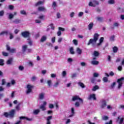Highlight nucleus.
I'll list each match as a JSON object with an SVG mask.
<instances>
[{
  "mask_svg": "<svg viewBox=\"0 0 124 124\" xmlns=\"http://www.w3.org/2000/svg\"><path fill=\"white\" fill-rule=\"evenodd\" d=\"M98 37H99V34L97 33H95L93 35V38L90 39L87 44V45H92V46H94V45L96 43V42L98 40Z\"/></svg>",
  "mask_w": 124,
  "mask_h": 124,
  "instance_id": "nucleus-1",
  "label": "nucleus"
},
{
  "mask_svg": "<svg viewBox=\"0 0 124 124\" xmlns=\"http://www.w3.org/2000/svg\"><path fill=\"white\" fill-rule=\"evenodd\" d=\"M3 116L5 117V118H8L10 117V118H14V116H15V109H12L9 113L5 112L3 113Z\"/></svg>",
  "mask_w": 124,
  "mask_h": 124,
  "instance_id": "nucleus-2",
  "label": "nucleus"
},
{
  "mask_svg": "<svg viewBox=\"0 0 124 124\" xmlns=\"http://www.w3.org/2000/svg\"><path fill=\"white\" fill-rule=\"evenodd\" d=\"M72 101H76V100H79L80 104H83V101L82 98H80L78 95L73 96L72 99Z\"/></svg>",
  "mask_w": 124,
  "mask_h": 124,
  "instance_id": "nucleus-3",
  "label": "nucleus"
},
{
  "mask_svg": "<svg viewBox=\"0 0 124 124\" xmlns=\"http://www.w3.org/2000/svg\"><path fill=\"white\" fill-rule=\"evenodd\" d=\"M6 50L10 53H11L12 54H14V53H16V48H12L10 47V46L7 45L6 46Z\"/></svg>",
  "mask_w": 124,
  "mask_h": 124,
  "instance_id": "nucleus-4",
  "label": "nucleus"
},
{
  "mask_svg": "<svg viewBox=\"0 0 124 124\" xmlns=\"http://www.w3.org/2000/svg\"><path fill=\"white\" fill-rule=\"evenodd\" d=\"M27 90L26 91V93L27 94H29V93H31L32 91V89H33V86L31 84H28L27 85Z\"/></svg>",
  "mask_w": 124,
  "mask_h": 124,
  "instance_id": "nucleus-5",
  "label": "nucleus"
},
{
  "mask_svg": "<svg viewBox=\"0 0 124 124\" xmlns=\"http://www.w3.org/2000/svg\"><path fill=\"white\" fill-rule=\"evenodd\" d=\"M21 35L22 36H23V37H24V38H27V37L30 38V35H31V33H30V32L28 31H23L21 32Z\"/></svg>",
  "mask_w": 124,
  "mask_h": 124,
  "instance_id": "nucleus-6",
  "label": "nucleus"
},
{
  "mask_svg": "<svg viewBox=\"0 0 124 124\" xmlns=\"http://www.w3.org/2000/svg\"><path fill=\"white\" fill-rule=\"evenodd\" d=\"M124 118H121V116H118L116 119V123H119V124H123L124 123Z\"/></svg>",
  "mask_w": 124,
  "mask_h": 124,
  "instance_id": "nucleus-7",
  "label": "nucleus"
},
{
  "mask_svg": "<svg viewBox=\"0 0 124 124\" xmlns=\"http://www.w3.org/2000/svg\"><path fill=\"white\" fill-rule=\"evenodd\" d=\"M89 100H91V99H93V100H96V97H95V94H90L89 97H88Z\"/></svg>",
  "mask_w": 124,
  "mask_h": 124,
  "instance_id": "nucleus-8",
  "label": "nucleus"
},
{
  "mask_svg": "<svg viewBox=\"0 0 124 124\" xmlns=\"http://www.w3.org/2000/svg\"><path fill=\"white\" fill-rule=\"evenodd\" d=\"M102 104L101 106V108L102 109H104V108L107 106V102H106V101L104 100L102 101Z\"/></svg>",
  "mask_w": 124,
  "mask_h": 124,
  "instance_id": "nucleus-9",
  "label": "nucleus"
},
{
  "mask_svg": "<svg viewBox=\"0 0 124 124\" xmlns=\"http://www.w3.org/2000/svg\"><path fill=\"white\" fill-rule=\"evenodd\" d=\"M53 118V116H49L47 117L46 119V124H51V121L50 120H52Z\"/></svg>",
  "mask_w": 124,
  "mask_h": 124,
  "instance_id": "nucleus-10",
  "label": "nucleus"
},
{
  "mask_svg": "<svg viewBox=\"0 0 124 124\" xmlns=\"http://www.w3.org/2000/svg\"><path fill=\"white\" fill-rule=\"evenodd\" d=\"M12 62H13V58H10L6 62V64H12Z\"/></svg>",
  "mask_w": 124,
  "mask_h": 124,
  "instance_id": "nucleus-11",
  "label": "nucleus"
},
{
  "mask_svg": "<svg viewBox=\"0 0 124 124\" xmlns=\"http://www.w3.org/2000/svg\"><path fill=\"white\" fill-rule=\"evenodd\" d=\"M19 119H20V120H24V119H25V120H27V121H32V119H30V118H29L28 117H26L25 116L20 117Z\"/></svg>",
  "mask_w": 124,
  "mask_h": 124,
  "instance_id": "nucleus-12",
  "label": "nucleus"
},
{
  "mask_svg": "<svg viewBox=\"0 0 124 124\" xmlns=\"http://www.w3.org/2000/svg\"><path fill=\"white\" fill-rule=\"evenodd\" d=\"M38 11H46V9L44 6H40L38 8Z\"/></svg>",
  "mask_w": 124,
  "mask_h": 124,
  "instance_id": "nucleus-13",
  "label": "nucleus"
},
{
  "mask_svg": "<svg viewBox=\"0 0 124 124\" xmlns=\"http://www.w3.org/2000/svg\"><path fill=\"white\" fill-rule=\"evenodd\" d=\"M92 2H93V5H94V7H95L96 5H98V4H99V2L96 0H93Z\"/></svg>",
  "mask_w": 124,
  "mask_h": 124,
  "instance_id": "nucleus-14",
  "label": "nucleus"
},
{
  "mask_svg": "<svg viewBox=\"0 0 124 124\" xmlns=\"http://www.w3.org/2000/svg\"><path fill=\"white\" fill-rule=\"evenodd\" d=\"M93 28V23L91 22L88 25V29L91 31Z\"/></svg>",
  "mask_w": 124,
  "mask_h": 124,
  "instance_id": "nucleus-15",
  "label": "nucleus"
},
{
  "mask_svg": "<svg viewBox=\"0 0 124 124\" xmlns=\"http://www.w3.org/2000/svg\"><path fill=\"white\" fill-rule=\"evenodd\" d=\"M91 63L92 64H93V65H97V64L99 63V62L96 61H93L91 62Z\"/></svg>",
  "mask_w": 124,
  "mask_h": 124,
  "instance_id": "nucleus-16",
  "label": "nucleus"
},
{
  "mask_svg": "<svg viewBox=\"0 0 124 124\" xmlns=\"http://www.w3.org/2000/svg\"><path fill=\"white\" fill-rule=\"evenodd\" d=\"M47 39V37L46 36H43L41 38L40 41L41 42H44Z\"/></svg>",
  "mask_w": 124,
  "mask_h": 124,
  "instance_id": "nucleus-17",
  "label": "nucleus"
},
{
  "mask_svg": "<svg viewBox=\"0 0 124 124\" xmlns=\"http://www.w3.org/2000/svg\"><path fill=\"white\" fill-rule=\"evenodd\" d=\"M99 89V87H98V86L95 85L92 89V91H93V92H95L96 90H98Z\"/></svg>",
  "mask_w": 124,
  "mask_h": 124,
  "instance_id": "nucleus-18",
  "label": "nucleus"
},
{
  "mask_svg": "<svg viewBox=\"0 0 124 124\" xmlns=\"http://www.w3.org/2000/svg\"><path fill=\"white\" fill-rule=\"evenodd\" d=\"M3 34H5L6 35H7L8 34V31H2L0 33V36L1 35H3Z\"/></svg>",
  "mask_w": 124,
  "mask_h": 124,
  "instance_id": "nucleus-19",
  "label": "nucleus"
},
{
  "mask_svg": "<svg viewBox=\"0 0 124 124\" xmlns=\"http://www.w3.org/2000/svg\"><path fill=\"white\" fill-rule=\"evenodd\" d=\"M78 86H80V87H81V88H82V89H84V88H85V84H84V83L81 82H78Z\"/></svg>",
  "mask_w": 124,
  "mask_h": 124,
  "instance_id": "nucleus-20",
  "label": "nucleus"
},
{
  "mask_svg": "<svg viewBox=\"0 0 124 124\" xmlns=\"http://www.w3.org/2000/svg\"><path fill=\"white\" fill-rule=\"evenodd\" d=\"M77 52L78 55H81V54H82V49H80L79 47H78L77 48Z\"/></svg>",
  "mask_w": 124,
  "mask_h": 124,
  "instance_id": "nucleus-21",
  "label": "nucleus"
},
{
  "mask_svg": "<svg viewBox=\"0 0 124 124\" xmlns=\"http://www.w3.org/2000/svg\"><path fill=\"white\" fill-rule=\"evenodd\" d=\"M13 23H15V24H19L21 23V20L19 19H16L14 21Z\"/></svg>",
  "mask_w": 124,
  "mask_h": 124,
  "instance_id": "nucleus-22",
  "label": "nucleus"
},
{
  "mask_svg": "<svg viewBox=\"0 0 124 124\" xmlns=\"http://www.w3.org/2000/svg\"><path fill=\"white\" fill-rule=\"evenodd\" d=\"M118 50H119V48L117 46H114L113 47V53H117Z\"/></svg>",
  "mask_w": 124,
  "mask_h": 124,
  "instance_id": "nucleus-23",
  "label": "nucleus"
},
{
  "mask_svg": "<svg viewBox=\"0 0 124 124\" xmlns=\"http://www.w3.org/2000/svg\"><path fill=\"white\" fill-rule=\"evenodd\" d=\"M93 55L95 57H98V56H99V52H98V51L95 50L94 51V52H93Z\"/></svg>",
  "mask_w": 124,
  "mask_h": 124,
  "instance_id": "nucleus-24",
  "label": "nucleus"
},
{
  "mask_svg": "<svg viewBox=\"0 0 124 124\" xmlns=\"http://www.w3.org/2000/svg\"><path fill=\"white\" fill-rule=\"evenodd\" d=\"M70 53L72 55H74V54H75V52H74V50L73 49V47H70Z\"/></svg>",
  "mask_w": 124,
  "mask_h": 124,
  "instance_id": "nucleus-25",
  "label": "nucleus"
},
{
  "mask_svg": "<svg viewBox=\"0 0 124 124\" xmlns=\"http://www.w3.org/2000/svg\"><path fill=\"white\" fill-rule=\"evenodd\" d=\"M40 112V110H39V109H35L33 111V114H34V115H37Z\"/></svg>",
  "mask_w": 124,
  "mask_h": 124,
  "instance_id": "nucleus-26",
  "label": "nucleus"
},
{
  "mask_svg": "<svg viewBox=\"0 0 124 124\" xmlns=\"http://www.w3.org/2000/svg\"><path fill=\"white\" fill-rule=\"evenodd\" d=\"M40 99H43L44 98V93H41L39 94Z\"/></svg>",
  "mask_w": 124,
  "mask_h": 124,
  "instance_id": "nucleus-27",
  "label": "nucleus"
},
{
  "mask_svg": "<svg viewBox=\"0 0 124 124\" xmlns=\"http://www.w3.org/2000/svg\"><path fill=\"white\" fill-rule=\"evenodd\" d=\"M47 84L49 87V88H50L51 86H52V80H47Z\"/></svg>",
  "mask_w": 124,
  "mask_h": 124,
  "instance_id": "nucleus-28",
  "label": "nucleus"
},
{
  "mask_svg": "<svg viewBox=\"0 0 124 124\" xmlns=\"http://www.w3.org/2000/svg\"><path fill=\"white\" fill-rule=\"evenodd\" d=\"M28 44H29V45H30L31 46H32V41L31 40V38H28Z\"/></svg>",
  "mask_w": 124,
  "mask_h": 124,
  "instance_id": "nucleus-29",
  "label": "nucleus"
},
{
  "mask_svg": "<svg viewBox=\"0 0 124 124\" xmlns=\"http://www.w3.org/2000/svg\"><path fill=\"white\" fill-rule=\"evenodd\" d=\"M108 4H114L115 3V0H108Z\"/></svg>",
  "mask_w": 124,
  "mask_h": 124,
  "instance_id": "nucleus-30",
  "label": "nucleus"
},
{
  "mask_svg": "<svg viewBox=\"0 0 124 124\" xmlns=\"http://www.w3.org/2000/svg\"><path fill=\"white\" fill-rule=\"evenodd\" d=\"M27 48H28V46L24 45L22 46V49H23V52H26Z\"/></svg>",
  "mask_w": 124,
  "mask_h": 124,
  "instance_id": "nucleus-31",
  "label": "nucleus"
},
{
  "mask_svg": "<svg viewBox=\"0 0 124 124\" xmlns=\"http://www.w3.org/2000/svg\"><path fill=\"white\" fill-rule=\"evenodd\" d=\"M52 6L53 7L54 9H56V7H57V2L53 1Z\"/></svg>",
  "mask_w": 124,
  "mask_h": 124,
  "instance_id": "nucleus-32",
  "label": "nucleus"
},
{
  "mask_svg": "<svg viewBox=\"0 0 124 124\" xmlns=\"http://www.w3.org/2000/svg\"><path fill=\"white\" fill-rule=\"evenodd\" d=\"M41 4H42V1H39L35 4V6H38V5H41Z\"/></svg>",
  "mask_w": 124,
  "mask_h": 124,
  "instance_id": "nucleus-33",
  "label": "nucleus"
},
{
  "mask_svg": "<svg viewBox=\"0 0 124 124\" xmlns=\"http://www.w3.org/2000/svg\"><path fill=\"white\" fill-rule=\"evenodd\" d=\"M40 109H41L42 111H45V110H46V107L44 106L41 105L40 107Z\"/></svg>",
  "mask_w": 124,
  "mask_h": 124,
  "instance_id": "nucleus-34",
  "label": "nucleus"
},
{
  "mask_svg": "<svg viewBox=\"0 0 124 124\" xmlns=\"http://www.w3.org/2000/svg\"><path fill=\"white\" fill-rule=\"evenodd\" d=\"M2 55L4 57H8V53L5 52L4 51L2 52Z\"/></svg>",
  "mask_w": 124,
  "mask_h": 124,
  "instance_id": "nucleus-35",
  "label": "nucleus"
},
{
  "mask_svg": "<svg viewBox=\"0 0 124 124\" xmlns=\"http://www.w3.org/2000/svg\"><path fill=\"white\" fill-rule=\"evenodd\" d=\"M18 69L19 70H20V71H23V70H24V69H25V68L24 67V66H23L22 65H20L18 67Z\"/></svg>",
  "mask_w": 124,
  "mask_h": 124,
  "instance_id": "nucleus-36",
  "label": "nucleus"
},
{
  "mask_svg": "<svg viewBox=\"0 0 124 124\" xmlns=\"http://www.w3.org/2000/svg\"><path fill=\"white\" fill-rule=\"evenodd\" d=\"M108 119H109L108 116H102L103 121H107V120H108Z\"/></svg>",
  "mask_w": 124,
  "mask_h": 124,
  "instance_id": "nucleus-37",
  "label": "nucleus"
},
{
  "mask_svg": "<svg viewBox=\"0 0 124 124\" xmlns=\"http://www.w3.org/2000/svg\"><path fill=\"white\" fill-rule=\"evenodd\" d=\"M103 81L105 82V83H107V82H108V78H107V77H105L103 78Z\"/></svg>",
  "mask_w": 124,
  "mask_h": 124,
  "instance_id": "nucleus-38",
  "label": "nucleus"
},
{
  "mask_svg": "<svg viewBox=\"0 0 124 124\" xmlns=\"http://www.w3.org/2000/svg\"><path fill=\"white\" fill-rule=\"evenodd\" d=\"M20 14H21V15H27V12L23 10L20 11Z\"/></svg>",
  "mask_w": 124,
  "mask_h": 124,
  "instance_id": "nucleus-39",
  "label": "nucleus"
},
{
  "mask_svg": "<svg viewBox=\"0 0 124 124\" xmlns=\"http://www.w3.org/2000/svg\"><path fill=\"white\" fill-rule=\"evenodd\" d=\"M97 20L99 22H102L103 21V17H97Z\"/></svg>",
  "mask_w": 124,
  "mask_h": 124,
  "instance_id": "nucleus-40",
  "label": "nucleus"
},
{
  "mask_svg": "<svg viewBox=\"0 0 124 124\" xmlns=\"http://www.w3.org/2000/svg\"><path fill=\"white\" fill-rule=\"evenodd\" d=\"M21 104H19L17 105H16V110H17V111H19L20 110V105Z\"/></svg>",
  "mask_w": 124,
  "mask_h": 124,
  "instance_id": "nucleus-41",
  "label": "nucleus"
},
{
  "mask_svg": "<svg viewBox=\"0 0 124 124\" xmlns=\"http://www.w3.org/2000/svg\"><path fill=\"white\" fill-rule=\"evenodd\" d=\"M91 82L92 84H94V82H95V78H91Z\"/></svg>",
  "mask_w": 124,
  "mask_h": 124,
  "instance_id": "nucleus-42",
  "label": "nucleus"
},
{
  "mask_svg": "<svg viewBox=\"0 0 124 124\" xmlns=\"http://www.w3.org/2000/svg\"><path fill=\"white\" fill-rule=\"evenodd\" d=\"M80 102H76L75 104L76 107H80Z\"/></svg>",
  "mask_w": 124,
  "mask_h": 124,
  "instance_id": "nucleus-43",
  "label": "nucleus"
},
{
  "mask_svg": "<svg viewBox=\"0 0 124 124\" xmlns=\"http://www.w3.org/2000/svg\"><path fill=\"white\" fill-rule=\"evenodd\" d=\"M9 9L10 10H13L14 9V6L12 5H9Z\"/></svg>",
  "mask_w": 124,
  "mask_h": 124,
  "instance_id": "nucleus-44",
  "label": "nucleus"
},
{
  "mask_svg": "<svg viewBox=\"0 0 124 124\" xmlns=\"http://www.w3.org/2000/svg\"><path fill=\"white\" fill-rule=\"evenodd\" d=\"M44 18H45V16L44 15L40 16L38 17V18L41 20H44Z\"/></svg>",
  "mask_w": 124,
  "mask_h": 124,
  "instance_id": "nucleus-45",
  "label": "nucleus"
},
{
  "mask_svg": "<svg viewBox=\"0 0 124 124\" xmlns=\"http://www.w3.org/2000/svg\"><path fill=\"white\" fill-rule=\"evenodd\" d=\"M73 43L75 45H78V41H77V40L76 39H74L73 40Z\"/></svg>",
  "mask_w": 124,
  "mask_h": 124,
  "instance_id": "nucleus-46",
  "label": "nucleus"
},
{
  "mask_svg": "<svg viewBox=\"0 0 124 124\" xmlns=\"http://www.w3.org/2000/svg\"><path fill=\"white\" fill-rule=\"evenodd\" d=\"M115 40V35H112L110 38V41H114Z\"/></svg>",
  "mask_w": 124,
  "mask_h": 124,
  "instance_id": "nucleus-47",
  "label": "nucleus"
},
{
  "mask_svg": "<svg viewBox=\"0 0 124 124\" xmlns=\"http://www.w3.org/2000/svg\"><path fill=\"white\" fill-rule=\"evenodd\" d=\"M59 84H60V82L59 81H57L55 83V84L54 85V87H55V88H58Z\"/></svg>",
  "mask_w": 124,
  "mask_h": 124,
  "instance_id": "nucleus-48",
  "label": "nucleus"
},
{
  "mask_svg": "<svg viewBox=\"0 0 124 124\" xmlns=\"http://www.w3.org/2000/svg\"><path fill=\"white\" fill-rule=\"evenodd\" d=\"M3 15H4V11L3 10L0 11V16L2 17Z\"/></svg>",
  "mask_w": 124,
  "mask_h": 124,
  "instance_id": "nucleus-49",
  "label": "nucleus"
},
{
  "mask_svg": "<svg viewBox=\"0 0 124 124\" xmlns=\"http://www.w3.org/2000/svg\"><path fill=\"white\" fill-rule=\"evenodd\" d=\"M66 76V71H63V72L62 73V76L63 77H65Z\"/></svg>",
  "mask_w": 124,
  "mask_h": 124,
  "instance_id": "nucleus-50",
  "label": "nucleus"
},
{
  "mask_svg": "<svg viewBox=\"0 0 124 124\" xmlns=\"http://www.w3.org/2000/svg\"><path fill=\"white\" fill-rule=\"evenodd\" d=\"M3 60L0 59V65H4V63H3Z\"/></svg>",
  "mask_w": 124,
  "mask_h": 124,
  "instance_id": "nucleus-51",
  "label": "nucleus"
},
{
  "mask_svg": "<svg viewBox=\"0 0 124 124\" xmlns=\"http://www.w3.org/2000/svg\"><path fill=\"white\" fill-rule=\"evenodd\" d=\"M14 17V15H13L12 14H10L9 16V19H11Z\"/></svg>",
  "mask_w": 124,
  "mask_h": 124,
  "instance_id": "nucleus-52",
  "label": "nucleus"
},
{
  "mask_svg": "<svg viewBox=\"0 0 124 124\" xmlns=\"http://www.w3.org/2000/svg\"><path fill=\"white\" fill-rule=\"evenodd\" d=\"M89 6H92V7H94V5H93V1H90L89 3Z\"/></svg>",
  "mask_w": 124,
  "mask_h": 124,
  "instance_id": "nucleus-53",
  "label": "nucleus"
},
{
  "mask_svg": "<svg viewBox=\"0 0 124 124\" xmlns=\"http://www.w3.org/2000/svg\"><path fill=\"white\" fill-rule=\"evenodd\" d=\"M49 26H50L52 30H55V27L54 26V24L53 23H51Z\"/></svg>",
  "mask_w": 124,
  "mask_h": 124,
  "instance_id": "nucleus-54",
  "label": "nucleus"
},
{
  "mask_svg": "<svg viewBox=\"0 0 124 124\" xmlns=\"http://www.w3.org/2000/svg\"><path fill=\"white\" fill-rule=\"evenodd\" d=\"M35 80H36V77L35 76L32 77L31 78V81L32 82L35 81Z\"/></svg>",
  "mask_w": 124,
  "mask_h": 124,
  "instance_id": "nucleus-55",
  "label": "nucleus"
},
{
  "mask_svg": "<svg viewBox=\"0 0 124 124\" xmlns=\"http://www.w3.org/2000/svg\"><path fill=\"white\" fill-rule=\"evenodd\" d=\"M104 40V38L103 37H102L99 39V42H100V43H102Z\"/></svg>",
  "mask_w": 124,
  "mask_h": 124,
  "instance_id": "nucleus-56",
  "label": "nucleus"
},
{
  "mask_svg": "<svg viewBox=\"0 0 124 124\" xmlns=\"http://www.w3.org/2000/svg\"><path fill=\"white\" fill-rule=\"evenodd\" d=\"M49 108H50V109H53V108H54V105L50 104L49 105Z\"/></svg>",
  "mask_w": 124,
  "mask_h": 124,
  "instance_id": "nucleus-57",
  "label": "nucleus"
},
{
  "mask_svg": "<svg viewBox=\"0 0 124 124\" xmlns=\"http://www.w3.org/2000/svg\"><path fill=\"white\" fill-rule=\"evenodd\" d=\"M59 31H65L64 28H62V27H59Z\"/></svg>",
  "mask_w": 124,
  "mask_h": 124,
  "instance_id": "nucleus-58",
  "label": "nucleus"
},
{
  "mask_svg": "<svg viewBox=\"0 0 124 124\" xmlns=\"http://www.w3.org/2000/svg\"><path fill=\"white\" fill-rule=\"evenodd\" d=\"M9 35H10V39H13V38L14 37V36H13V34H12V33H10Z\"/></svg>",
  "mask_w": 124,
  "mask_h": 124,
  "instance_id": "nucleus-59",
  "label": "nucleus"
},
{
  "mask_svg": "<svg viewBox=\"0 0 124 124\" xmlns=\"http://www.w3.org/2000/svg\"><path fill=\"white\" fill-rule=\"evenodd\" d=\"M71 114H73L74 115V114H75V112L74 111V108H71Z\"/></svg>",
  "mask_w": 124,
  "mask_h": 124,
  "instance_id": "nucleus-60",
  "label": "nucleus"
},
{
  "mask_svg": "<svg viewBox=\"0 0 124 124\" xmlns=\"http://www.w3.org/2000/svg\"><path fill=\"white\" fill-rule=\"evenodd\" d=\"M84 15V13L83 12H79L78 14V17H82L83 15Z\"/></svg>",
  "mask_w": 124,
  "mask_h": 124,
  "instance_id": "nucleus-61",
  "label": "nucleus"
},
{
  "mask_svg": "<svg viewBox=\"0 0 124 124\" xmlns=\"http://www.w3.org/2000/svg\"><path fill=\"white\" fill-rule=\"evenodd\" d=\"M57 35L58 36H61V35H62V31H58V32H57Z\"/></svg>",
  "mask_w": 124,
  "mask_h": 124,
  "instance_id": "nucleus-62",
  "label": "nucleus"
},
{
  "mask_svg": "<svg viewBox=\"0 0 124 124\" xmlns=\"http://www.w3.org/2000/svg\"><path fill=\"white\" fill-rule=\"evenodd\" d=\"M5 79H2V85H5Z\"/></svg>",
  "mask_w": 124,
  "mask_h": 124,
  "instance_id": "nucleus-63",
  "label": "nucleus"
},
{
  "mask_svg": "<svg viewBox=\"0 0 124 124\" xmlns=\"http://www.w3.org/2000/svg\"><path fill=\"white\" fill-rule=\"evenodd\" d=\"M93 77H98V74L96 73H94Z\"/></svg>",
  "mask_w": 124,
  "mask_h": 124,
  "instance_id": "nucleus-64",
  "label": "nucleus"
}]
</instances>
